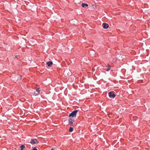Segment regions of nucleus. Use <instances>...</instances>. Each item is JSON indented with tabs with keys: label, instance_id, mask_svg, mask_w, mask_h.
<instances>
[{
	"label": "nucleus",
	"instance_id": "nucleus-1",
	"mask_svg": "<svg viewBox=\"0 0 150 150\" xmlns=\"http://www.w3.org/2000/svg\"><path fill=\"white\" fill-rule=\"evenodd\" d=\"M78 112V110H75L72 112L69 115V117H74L75 116Z\"/></svg>",
	"mask_w": 150,
	"mask_h": 150
},
{
	"label": "nucleus",
	"instance_id": "nucleus-2",
	"mask_svg": "<svg viewBox=\"0 0 150 150\" xmlns=\"http://www.w3.org/2000/svg\"><path fill=\"white\" fill-rule=\"evenodd\" d=\"M109 96L110 98H114L116 96L115 94H114V91L110 92L108 93Z\"/></svg>",
	"mask_w": 150,
	"mask_h": 150
},
{
	"label": "nucleus",
	"instance_id": "nucleus-3",
	"mask_svg": "<svg viewBox=\"0 0 150 150\" xmlns=\"http://www.w3.org/2000/svg\"><path fill=\"white\" fill-rule=\"evenodd\" d=\"M30 143L32 144H37L39 142L36 139H31Z\"/></svg>",
	"mask_w": 150,
	"mask_h": 150
},
{
	"label": "nucleus",
	"instance_id": "nucleus-4",
	"mask_svg": "<svg viewBox=\"0 0 150 150\" xmlns=\"http://www.w3.org/2000/svg\"><path fill=\"white\" fill-rule=\"evenodd\" d=\"M69 124L71 126H72L73 124V122H74V119L70 118L69 119Z\"/></svg>",
	"mask_w": 150,
	"mask_h": 150
},
{
	"label": "nucleus",
	"instance_id": "nucleus-5",
	"mask_svg": "<svg viewBox=\"0 0 150 150\" xmlns=\"http://www.w3.org/2000/svg\"><path fill=\"white\" fill-rule=\"evenodd\" d=\"M102 26L104 29H107L109 27L108 24L105 23H103Z\"/></svg>",
	"mask_w": 150,
	"mask_h": 150
},
{
	"label": "nucleus",
	"instance_id": "nucleus-6",
	"mask_svg": "<svg viewBox=\"0 0 150 150\" xmlns=\"http://www.w3.org/2000/svg\"><path fill=\"white\" fill-rule=\"evenodd\" d=\"M46 64L48 66L50 67L52 65L53 62L52 61H49L47 62Z\"/></svg>",
	"mask_w": 150,
	"mask_h": 150
},
{
	"label": "nucleus",
	"instance_id": "nucleus-7",
	"mask_svg": "<svg viewBox=\"0 0 150 150\" xmlns=\"http://www.w3.org/2000/svg\"><path fill=\"white\" fill-rule=\"evenodd\" d=\"M40 88H39L36 89V91L37 93H35V94H36V95H37L39 94L40 92Z\"/></svg>",
	"mask_w": 150,
	"mask_h": 150
},
{
	"label": "nucleus",
	"instance_id": "nucleus-8",
	"mask_svg": "<svg viewBox=\"0 0 150 150\" xmlns=\"http://www.w3.org/2000/svg\"><path fill=\"white\" fill-rule=\"evenodd\" d=\"M88 5L87 4L82 3V6L83 8L85 7L86 6L88 7Z\"/></svg>",
	"mask_w": 150,
	"mask_h": 150
},
{
	"label": "nucleus",
	"instance_id": "nucleus-9",
	"mask_svg": "<svg viewBox=\"0 0 150 150\" xmlns=\"http://www.w3.org/2000/svg\"><path fill=\"white\" fill-rule=\"evenodd\" d=\"M74 130V129L72 127H70L69 129V131L70 132H72Z\"/></svg>",
	"mask_w": 150,
	"mask_h": 150
},
{
	"label": "nucleus",
	"instance_id": "nucleus-10",
	"mask_svg": "<svg viewBox=\"0 0 150 150\" xmlns=\"http://www.w3.org/2000/svg\"><path fill=\"white\" fill-rule=\"evenodd\" d=\"M20 147L21 148V150H23L25 148V146L24 145H22Z\"/></svg>",
	"mask_w": 150,
	"mask_h": 150
},
{
	"label": "nucleus",
	"instance_id": "nucleus-11",
	"mask_svg": "<svg viewBox=\"0 0 150 150\" xmlns=\"http://www.w3.org/2000/svg\"><path fill=\"white\" fill-rule=\"evenodd\" d=\"M110 69V68H108L106 70L107 71H109Z\"/></svg>",
	"mask_w": 150,
	"mask_h": 150
},
{
	"label": "nucleus",
	"instance_id": "nucleus-12",
	"mask_svg": "<svg viewBox=\"0 0 150 150\" xmlns=\"http://www.w3.org/2000/svg\"><path fill=\"white\" fill-rule=\"evenodd\" d=\"M107 64L108 65L107 66L108 67V68H110L111 67L110 65L109 64Z\"/></svg>",
	"mask_w": 150,
	"mask_h": 150
},
{
	"label": "nucleus",
	"instance_id": "nucleus-13",
	"mask_svg": "<svg viewBox=\"0 0 150 150\" xmlns=\"http://www.w3.org/2000/svg\"><path fill=\"white\" fill-rule=\"evenodd\" d=\"M33 150H38L35 147L33 149Z\"/></svg>",
	"mask_w": 150,
	"mask_h": 150
},
{
	"label": "nucleus",
	"instance_id": "nucleus-14",
	"mask_svg": "<svg viewBox=\"0 0 150 150\" xmlns=\"http://www.w3.org/2000/svg\"><path fill=\"white\" fill-rule=\"evenodd\" d=\"M17 55H16V56H15V58H17Z\"/></svg>",
	"mask_w": 150,
	"mask_h": 150
}]
</instances>
